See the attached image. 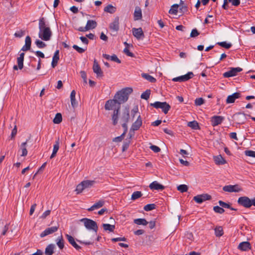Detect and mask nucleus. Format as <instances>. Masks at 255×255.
<instances>
[{
	"mask_svg": "<svg viewBox=\"0 0 255 255\" xmlns=\"http://www.w3.org/2000/svg\"><path fill=\"white\" fill-rule=\"evenodd\" d=\"M93 69L94 72L96 74L97 77H102L103 76V71L96 60H95L94 61Z\"/></svg>",
	"mask_w": 255,
	"mask_h": 255,
	"instance_id": "18",
	"label": "nucleus"
},
{
	"mask_svg": "<svg viewBox=\"0 0 255 255\" xmlns=\"http://www.w3.org/2000/svg\"><path fill=\"white\" fill-rule=\"evenodd\" d=\"M80 221L83 223L84 226L87 229L89 230H93L96 234H97L98 227L95 221L88 218H83Z\"/></svg>",
	"mask_w": 255,
	"mask_h": 255,
	"instance_id": "3",
	"label": "nucleus"
},
{
	"mask_svg": "<svg viewBox=\"0 0 255 255\" xmlns=\"http://www.w3.org/2000/svg\"><path fill=\"white\" fill-rule=\"evenodd\" d=\"M217 44L226 49H229L232 46V44L227 43L226 41L218 42Z\"/></svg>",
	"mask_w": 255,
	"mask_h": 255,
	"instance_id": "51",
	"label": "nucleus"
},
{
	"mask_svg": "<svg viewBox=\"0 0 255 255\" xmlns=\"http://www.w3.org/2000/svg\"><path fill=\"white\" fill-rule=\"evenodd\" d=\"M134 20H138L142 18L141 9L139 6H136L133 13Z\"/></svg>",
	"mask_w": 255,
	"mask_h": 255,
	"instance_id": "26",
	"label": "nucleus"
},
{
	"mask_svg": "<svg viewBox=\"0 0 255 255\" xmlns=\"http://www.w3.org/2000/svg\"><path fill=\"white\" fill-rule=\"evenodd\" d=\"M57 245L60 249H63L64 247V240L62 236L57 239Z\"/></svg>",
	"mask_w": 255,
	"mask_h": 255,
	"instance_id": "47",
	"label": "nucleus"
},
{
	"mask_svg": "<svg viewBox=\"0 0 255 255\" xmlns=\"http://www.w3.org/2000/svg\"><path fill=\"white\" fill-rule=\"evenodd\" d=\"M59 228V226H53L46 229L43 232L40 234V237L43 238L46 236L56 232Z\"/></svg>",
	"mask_w": 255,
	"mask_h": 255,
	"instance_id": "14",
	"label": "nucleus"
},
{
	"mask_svg": "<svg viewBox=\"0 0 255 255\" xmlns=\"http://www.w3.org/2000/svg\"><path fill=\"white\" fill-rule=\"evenodd\" d=\"M214 159L215 162L218 165H223L226 163L225 159L221 155L215 156Z\"/></svg>",
	"mask_w": 255,
	"mask_h": 255,
	"instance_id": "31",
	"label": "nucleus"
},
{
	"mask_svg": "<svg viewBox=\"0 0 255 255\" xmlns=\"http://www.w3.org/2000/svg\"><path fill=\"white\" fill-rule=\"evenodd\" d=\"M120 108H121V106L118 105L117 109H115V110L114 111L112 119V121H113V124L114 126H116L118 123L119 115Z\"/></svg>",
	"mask_w": 255,
	"mask_h": 255,
	"instance_id": "21",
	"label": "nucleus"
},
{
	"mask_svg": "<svg viewBox=\"0 0 255 255\" xmlns=\"http://www.w3.org/2000/svg\"><path fill=\"white\" fill-rule=\"evenodd\" d=\"M187 126L193 129H200V127L199 126L198 123L196 121L188 122L187 124Z\"/></svg>",
	"mask_w": 255,
	"mask_h": 255,
	"instance_id": "36",
	"label": "nucleus"
},
{
	"mask_svg": "<svg viewBox=\"0 0 255 255\" xmlns=\"http://www.w3.org/2000/svg\"><path fill=\"white\" fill-rule=\"evenodd\" d=\"M142 124V119L140 114L137 116L136 121L132 124L131 127V130L134 131L139 129Z\"/></svg>",
	"mask_w": 255,
	"mask_h": 255,
	"instance_id": "13",
	"label": "nucleus"
},
{
	"mask_svg": "<svg viewBox=\"0 0 255 255\" xmlns=\"http://www.w3.org/2000/svg\"><path fill=\"white\" fill-rule=\"evenodd\" d=\"M103 227L104 230L109 231L110 232H113L115 228V225H110L109 224H104L103 225Z\"/></svg>",
	"mask_w": 255,
	"mask_h": 255,
	"instance_id": "43",
	"label": "nucleus"
},
{
	"mask_svg": "<svg viewBox=\"0 0 255 255\" xmlns=\"http://www.w3.org/2000/svg\"><path fill=\"white\" fill-rule=\"evenodd\" d=\"M124 52L128 56H129V57H134V54L129 51V49H128V48L126 47L124 50Z\"/></svg>",
	"mask_w": 255,
	"mask_h": 255,
	"instance_id": "58",
	"label": "nucleus"
},
{
	"mask_svg": "<svg viewBox=\"0 0 255 255\" xmlns=\"http://www.w3.org/2000/svg\"><path fill=\"white\" fill-rule=\"evenodd\" d=\"M75 95L76 92L75 90H73L70 94V100L71 105L73 108H75L77 105V103L76 101Z\"/></svg>",
	"mask_w": 255,
	"mask_h": 255,
	"instance_id": "34",
	"label": "nucleus"
},
{
	"mask_svg": "<svg viewBox=\"0 0 255 255\" xmlns=\"http://www.w3.org/2000/svg\"><path fill=\"white\" fill-rule=\"evenodd\" d=\"M131 88H126L118 92L114 96V99L118 103V105L125 103L128 100L129 95L132 92Z\"/></svg>",
	"mask_w": 255,
	"mask_h": 255,
	"instance_id": "2",
	"label": "nucleus"
},
{
	"mask_svg": "<svg viewBox=\"0 0 255 255\" xmlns=\"http://www.w3.org/2000/svg\"><path fill=\"white\" fill-rule=\"evenodd\" d=\"M66 237L67 239L68 240L69 243L77 250H80L81 249V247L79 246L75 242L74 238L69 235L68 234L66 235Z\"/></svg>",
	"mask_w": 255,
	"mask_h": 255,
	"instance_id": "23",
	"label": "nucleus"
},
{
	"mask_svg": "<svg viewBox=\"0 0 255 255\" xmlns=\"http://www.w3.org/2000/svg\"><path fill=\"white\" fill-rule=\"evenodd\" d=\"M24 34V31L22 30H19L16 31L14 33V36L16 37H22Z\"/></svg>",
	"mask_w": 255,
	"mask_h": 255,
	"instance_id": "64",
	"label": "nucleus"
},
{
	"mask_svg": "<svg viewBox=\"0 0 255 255\" xmlns=\"http://www.w3.org/2000/svg\"><path fill=\"white\" fill-rule=\"evenodd\" d=\"M179 5L177 4H174L172 5L171 8L169 10V13L172 14H176L178 12Z\"/></svg>",
	"mask_w": 255,
	"mask_h": 255,
	"instance_id": "44",
	"label": "nucleus"
},
{
	"mask_svg": "<svg viewBox=\"0 0 255 255\" xmlns=\"http://www.w3.org/2000/svg\"><path fill=\"white\" fill-rule=\"evenodd\" d=\"M59 148V138L55 141V143L53 146V149L52 154L50 156V158H53L56 156V154Z\"/></svg>",
	"mask_w": 255,
	"mask_h": 255,
	"instance_id": "29",
	"label": "nucleus"
},
{
	"mask_svg": "<svg viewBox=\"0 0 255 255\" xmlns=\"http://www.w3.org/2000/svg\"><path fill=\"white\" fill-rule=\"evenodd\" d=\"M31 40L29 36H27L25 40V45L22 47L21 50L26 51L30 49Z\"/></svg>",
	"mask_w": 255,
	"mask_h": 255,
	"instance_id": "24",
	"label": "nucleus"
},
{
	"mask_svg": "<svg viewBox=\"0 0 255 255\" xmlns=\"http://www.w3.org/2000/svg\"><path fill=\"white\" fill-rule=\"evenodd\" d=\"M118 107V103L114 99L108 100L105 104V108L106 110H115L117 109Z\"/></svg>",
	"mask_w": 255,
	"mask_h": 255,
	"instance_id": "11",
	"label": "nucleus"
},
{
	"mask_svg": "<svg viewBox=\"0 0 255 255\" xmlns=\"http://www.w3.org/2000/svg\"><path fill=\"white\" fill-rule=\"evenodd\" d=\"M150 106L153 107L156 109H161L162 112L166 114L171 108L170 106L166 102H155L154 103H151Z\"/></svg>",
	"mask_w": 255,
	"mask_h": 255,
	"instance_id": "5",
	"label": "nucleus"
},
{
	"mask_svg": "<svg viewBox=\"0 0 255 255\" xmlns=\"http://www.w3.org/2000/svg\"><path fill=\"white\" fill-rule=\"evenodd\" d=\"M149 187L152 190H163L165 187L162 184H159L157 181H154L151 183Z\"/></svg>",
	"mask_w": 255,
	"mask_h": 255,
	"instance_id": "19",
	"label": "nucleus"
},
{
	"mask_svg": "<svg viewBox=\"0 0 255 255\" xmlns=\"http://www.w3.org/2000/svg\"><path fill=\"white\" fill-rule=\"evenodd\" d=\"M133 222L138 225H144L145 226L148 224V222L145 219L138 218L134 220Z\"/></svg>",
	"mask_w": 255,
	"mask_h": 255,
	"instance_id": "39",
	"label": "nucleus"
},
{
	"mask_svg": "<svg viewBox=\"0 0 255 255\" xmlns=\"http://www.w3.org/2000/svg\"><path fill=\"white\" fill-rule=\"evenodd\" d=\"M55 246L54 244H50L47 246L45 250L46 255H52L54 253V249Z\"/></svg>",
	"mask_w": 255,
	"mask_h": 255,
	"instance_id": "30",
	"label": "nucleus"
},
{
	"mask_svg": "<svg viewBox=\"0 0 255 255\" xmlns=\"http://www.w3.org/2000/svg\"><path fill=\"white\" fill-rule=\"evenodd\" d=\"M224 118L222 116H214L212 118L211 123L213 127L217 126L221 124L223 121Z\"/></svg>",
	"mask_w": 255,
	"mask_h": 255,
	"instance_id": "22",
	"label": "nucleus"
},
{
	"mask_svg": "<svg viewBox=\"0 0 255 255\" xmlns=\"http://www.w3.org/2000/svg\"><path fill=\"white\" fill-rule=\"evenodd\" d=\"M223 190L228 192H239L242 191V189L238 184L225 186L223 187Z\"/></svg>",
	"mask_w": 255,
	"mask_h": 255,
	"instance_id": "9",
	"label": "nucleus"
},
{
	"mask_svg": "<svg viewBox=\"0 0 255 255\" xmlns=\"http://www.w3.org/2000/svg\"><path fill=\"white\" fill-rule=\"evenodd\" d=\"M139 114L138 113V109L137 106H135L131 111V115L132 116V118H133L135 116H138Z\"/></svg>",
	"mask_w": 255,
	"mask_h": 255,
	"instance_id": "52",
	"label": "nucleus"
},
{
	"mask_svg": "<svg viewBox=\"0 0 255 255\" xmlns=\"http://www.w3.org/2000/svg\"><path fill=\"white\" fill-rule=\"evenodd\" d=\"M219 204L220 206H221L223 208H228V209H231V210H234V211L237 210L236 209L232 207L231 206L230 204L225 203L221 200L219 201Z\"/></svg>",
	"mask_w": 255,
	"mask_h": 255,
	"instance_id": "41",
	"label": "nucleus"
},
{
	"mask_svg": "<svg viewBox=\"0 0 255 255\" xmlns=\"http://www.w3.org/2000/svg\"><path fill=\"white\" fill-rule=\"evenodd\" d=\"M130 142V141L129 140H128V141H125L124 142L123 146H122V151L123 152L125 151L126 150H127L128 149V148L129 147Z\"/></svg>",
	"mask_w": 255,
	"mask_h": 255,
	"instance_id": "55",
	"label": "nucleus"
},
{
	"mask_svg": "<svg viewBox=\"0 0 255 255\" xmlns=\"http://www.w3.org/2000/svg\"><path fill=\"white\" fill-rule=\"evenodd\" d=\"M177 190L181 193L187 192L188 189V186L185 184H181L177 186Z\"/></svg>",
	"mask_w": 255,
	"mask_h": 255,
	"instance_id": "46",
	"label": "nucleus"
},
{
	"mask_svg": "<svg viewBox=\"0 0 255 255\" xmlns=\"http://www.w3.org/2000/svg\"><path fill=\"white\" fill-rule=\"evenodd\" d=\"M84 189H85L84 188L82 183L81 182L77 186L75 191L77 192V194H79L81 193Z\"/></svg>",
	"mask_w": 255,
	"mask_h": 255,
	"instance_id": "53",
	"label": "nucleus"
},
{
	"mask_svg": "<svg viewBox=\"0 0 255 255\" xmlns=\"http://www.w3.org/2000/svg\"><path fill=\"white\" fill-rule=\"evenodd\" d=\"M62 121V115L60 113H57L54 118L53 122L54 124H59Z\"/></svg>",
	"mask_w": 255,
	"mask_h": 255,
	"instance_id": "42",
	"label": "nucleus"
},
{
	"mask_svg": "<svg viewBox=\"0 0 255 255\" xmlns=\"http://www.w3.org/2000/svg\"><path fill=\"white\" fill-rule=\"evenodd\" d=\"M211 199V196L207 194L198 195L194 197L193 200L197 203L200 204L203 202L209 200Z\"/></svg>",
	"mask_w": 255,
	"mask_h": 255,
	"instance_id": "10",
	"label": "nucleus"
},
{
	"mask_svg": "<svg viewBox=\"0 0 255 255\" xmlns=\"http://www.w3.org/2000/svg\"><path fill=\"white\" fill-rule=\"evenodd\" d=\"M59 50H57L53 56L52 61L51 63V66L52 68H55L58 64V60H59Z\"/></svg>",
	"mask_w": 255,
	"mask_h": 255,
	"instance_id": "25",
	"label": "nucleus"
},
{
	"mask_svg": "<svg viewBox=\"0 0 255 255\" xmlns=\"http://www.w3.org/2000/svg\"><path fill=\"white\" fill-rule=\"evenodd\" d=\"M150 148L153 151H154V152L155 153H158L160 151V148L157 146H156V145H151L150 146Z\"/></svg>",
	"mask_w": 255,
	"mask_h": 255,
	"instance_id": "61",
	"label": "nucleus"
},
{
	"mask_svg": "<svg viewBox=\"0 0 255 255\" xmlns=\"http://www.w3.org/2000/svg\"><path fill=\"white\" fill-rule=\"evenodd\" d=\"M142 195V193L140 191H135L134 192L131 197V199L132 200H135L141 197Z\"/></svg>",
	"mask_w": 255,
	"mask_h": 255,
	"instance_id": "45",
	"label": "nucleus"
},
{
	"mask_svg": "<svg viewBox=\"0 0 255 255\" xmlns=\"http://www.w3.org/2000/svg\"><path fill=\"white\" fill-rule=\"evenodd\" d=\"M35 44L39 48H43L46 46V44L41 40L37 39L35 42Z\"/></svg>",
	"mask_w": 255,
	"mask_h": 255,
	"instance_id": "49",
	"label": "nucleus"
},
{
	"mask_svg": "<svg viewBox=\"0 0 255 255\" xmlns=\"http://www.w3.org/2000/svg\"><path fill=\"white\" fill-rule=\"evenodd\" d=\"M46 162H45L38 169V171H37V172L33 176V178H35V177L36 176V175L38 173H40V172H42L43 171V170H44V169L45 168V166H46Z\"/></svg>",
	"mask_w": 255,
	"mask_h": 255,
	"instance_id": "62",
	"label": "nucleus"
},
{
	"mask_svg": "<svg viewBox=\"0 0 255 255\" xmlns=\"http://www.w3.org/2000/svg\"><path fill=\"white\" fill-rule=\"evenodd\" d=\"M23 61L24 59H21V58H17V62L18 66L14 65L13 66V69L15 70H17L18 68L19 69H22L23 67Z\"/></svg>",
	"mask_w": 255,
	"mask_h": 255,
	"instance_id": "35",
	"label": "nucleus"
},
{
	"mask_svg": "<svg viewBox=\"0 0 255 255\" xmlns=\"http://www.w3.org/2000/svg\"><path fill=\"white\" fill-rule=\"evenodd\" d=\"M39 37L44 41H49L50 40L52 32L50 27L46 23L45 18L40 17L39 19Z\"/></svg>",
	"mask_w": 255,
	"mask_h": 255,
	"instance_id": "1",
	"label": "nucleus"
},
{
	"mask_svg": "<svg viewBox=\"0 0 255 255\" xmlns=\"http://www.w3.org/2000/svg\"><path fill=\"white\" fill-rule=\"evenodd\" d=\"M214 211L217 213L222 214L225 212V210L218 206H214L213 208Z\"/></svg>",
	"mask_w": 255,
	"mask_h": 255,
	"instance_id": "54",
	"label": "nucleus"
},
{
	"mask_svg": "<svg viewBox=\"0 0 255 255\" xmlns=\"http://www.w3.org/2000/svg\"><path fill=\"white\" fill-rule=\"evenodd\" d=\"M204 103V100L202 98H197L195 100V104L196 106H201Z\"/></svg>",
	"mask_w": 255,
	"mask_h": 255,
	"instance_id": "56",
	"label": "nucleus"
},
{
	"mask_svg": "<svg viewBox=\"0 0 255 255\" xmlns=\"http://www.w3.org/2000/svg\"><path fill=\"white\" fill-rule=\"evenodd\" d=\"M251 245L248 242H242L238 246V249L243 251H247L251 249Z\"/></svg>",
	"mask_w": 255,
	"mask_h": 255,
	"instance_id": "27",
	"label": "nucleus"
},
{
	"mask_svg": "<svg viewBox=\"0 0 255 255\" xmlns=\"http://www.w3.org/2000/svg\"><path fill=\"white\" fill-rule=\"evenodd\" d=\"M73 48L75 50H76L78 52H79V53H84L86 49H84L83 48H81V47H79L78 46H77V45H74L73 46Z\"/></svg>",
	"mask_w": 255,
	"mask_h": 255,
	"instance_id": "57",
	"label": "nucleus"
},
{
	"mask_svg": "<svg viewBox=\"0 0 255 255\" xmlns=\"http://www.w3.org/2000/svg\"><path fill=\"white\" fill-rule=\"evenodd\" d=\"M110 28L114 31L117 32L119 29V17L117 16L115 18L114 21L110 23Z\"/></svg>",
	"mask_w": 255,
	"mask_h": 255,
	"instance_id": "20",
	"label": "nucleus"
},
{
	"mask_svg": "<svg viewBox=\"0 0 255 255\" xmlns=\"http://www.w3.org/2000/svg\"><path fill=\"white\" fill-rule=\"evenodd\" d=\"M150 95V90H146L145 92H144L141 95V98L143 99H145L146 100H148L149 98V96Z\"/></svg>",
	"mask_w": 255,
	"mask_h": 255,
	"instance_id": "48",
	"label": "nucleus"
},
{
	"mask_svg": "<svg viewBox=\"0 0 255 255\" xmlns=\"http://www.w3.org/2000/svg\"><path fill=\"white\" fill-rule=\"evenodd\" d=\"M243 70L240 67L231 68L230 70L223 74L225 78H229L236 76L238 72H240Z\"/></svg>",
	"mask_w": 255,
	"mask_h": 255,
	"instance_id": "7",
	"label": "nucleus"
},
{
	"mask_svg": "<svg viewBox=\"0 0 255 255\" xmlns=\"http://www.w3.org/2000/svg\"><path fill=\"white\" fill-rule=\"evenodd\" d=\"M117 10V8L111 4H108L104 8V11L113 14Z\"/></svg>",
	"mask_w": 255,
	"mask_h": 255,
	"instance_id": "33",
	"label": "nucleus"
},
{
	"mask_svg": "<svg viewBox=\"0 0 255 255\" xmlns=\"http://www.w3.org/2000/svg\"><path fill=\"white\" fill-rule=\"evenodd\" d=\"M97 25L96 21L93 20H89L87 22V24L85 27H80L77 30L79 31L84 32L91 29L95 28Z\"/></svg>",
	"mask_w": 255,
	"mask_h": 255,
	"instance_id": "6",
	"label": "nucleus"
},
{
	"mask_svg": "<svg viewBox=\"0 0 255 255\" xmlns=\"http://www.w3.org/2000/svg\"><path fill=\"white\" fill-rule=\"evenodd\" d=\"M84 186L85 189L90 188L95 183L93 180H85L81 182Z\"/></svg>",
	"mask_w": 255,
	"mask_h": 255,
	"instance_id": "38",
	"label": "nucleus"
},
{
	"mask_svg": "<svg viewBox=\"0 0 255 255\" xmlns=\"http://www.w3.org/2000/svg\"><path fill=\"white\" fill-rule=\"evenodd\" d=\"M27 143V140L24 142H22L20 146V149L22 151L21 156H25L27 154V150L26 149V144Z\"/></svg>",
	"mask_w": 255,
	"mask_h": 255,
	"instance_id": "32",
	"label": "nucleus"
},
{
	"mask_svg": "<svg viewBox=\"0 0 255 255\" xmlns=\"http://www.w3.org/2000/svg\"><path fill=\"white\" fill-rule=\"evenodd\" d=\"M241 96V94L240 92H236L231 95L228 96L226 99V102L227 104L234 103L235 100L240 98Z\"/></svg>",
	"mask_w": 255,
	"mask_h": 255,
	"instance_id": "17",
	"label": "nucleus"
},
{
	"mask_svg": "<svg viewBox=\"0 0 255 255\" xmlns=\"http://www.w3.org/2000/svg\"><path fill=\"white\" fill-rule=\"evenodd\" d=\"M156 205L154 204H149L144 206L143 209L146 211H151L155 208Z\"/></svg>",
	"mask_w": 255,
	"mask_h": 255,
	"instance_id": "50",
	"label": "nucleus"
},
{
	"mask_svg": "<svg viewBox=\"0 0 255 255\" xmlns=\"http://www.w3.org/2000/svg\"><path fill=\"white\" fill-rule=\"evenodd\" d=\"M132 31L133 36L137 39H143L144 37L143 32L141 27L138 28H133Z\"/></svg>",
	"mask_w": 255,
	"mask_h": 255,
	"instance_id": "16",
	"label": "nucleus"
},
{
	"mask_svg": "<svg viewBox=\"0 0 255 255\" xmlns=\"http://www.w3.org/2000/svg\"><path fill=\"white\" fill-rule=\"evenodd\" d=\"M194 76V74L192 72H188L186 74L179 77L174 78L172 79L174 82H184L189 80Z\"/></svg>",
	"mask_w": 255,
	"mask_h": 255,
	"instance_id": "8",
	"label": "nucleus"
},
{
	"mask_svg": "<svg viewBox=\"0 0 255 255\" xmlns=\"http://www.w3.org/2000/svg\"><path fill=\"white\" fill-rule=\"evenodd\" d=\"M129 119V109L128 107H126L123 110L122 115L121 116V122L128 123Z\"/></svg>",
	"mask_w": 255,
	"mask_h": 255,
	"instance_id": "12",
	"label": "nucleus"
},
{
	"mask_svg": "<svg viewBox=\"0 0 255 255\" xmlns=\"http://www.w3.org/2000/svg\"><path fill=\"white\" fill-rule=\"evenodd\" d=\"M234 119L236 124L241 125L245 123L246 121V115L242 113H238L234 116Z\"/></svg>",
	"mask_w": 255,
	"mask_h": 255,
	"instance_id": "15",
	"label": "nucleus"
},
{
	"mask_svg": "<svg viewBox=\"0 0 255 255\" xmlns=\"http://www.w3.org/2000/svg\"><path fill=\"white\" fill-rule=\"evenodd\" d=\"M238 203L245 208H249L252 205L255 206V198L251 200L247 196L241 197L238 200Z\"/></svg>",
	"mask_w": 255,
	"mask_h": 255,
	"instance_id": "4",
	"label": "nucleus"
},
{
	"mask_svg": "<svg viewBox=\"0 0 255 255\" xmlns=\"http://www.w3.org/2000/svg\"><path fill=\"white\" fill-rule=\"evenodd\" d=\"M105 204V201L104 200H99L98 202L95 203L93 206H92L90 208L88 209L89 211H92L95 209H99L104 206Z\"/></svg>",
	"mask_w": 255,
	"mask_h": 255,
	"instance_id": "28",
	"label": "nucleus"
},
{
	"mask_svg": "<svg viewBox=\"0 0 255 255\" xmlns=\"http://www.w3.org/2000/svg\"><path fill=\"white\" fill-rule=\"evenodd\" d=\"M142 77L147 80L150 82L154 83L156 82V80L153 77L150 76L148 74L143 73L142 74Z\"/></svg>",
	"mask_w": 255,
	"mask_h": 255,
	"instance_id": "40",
	"label": "nucleus"
},
{
	"mask_svg": "<svg viewBox=\"0 0 255 255\" xmlns=\"http://www.w3.org/2000/svg\"><path fill=\"white\" fill-rule=\"evenodd\" d=\"M215 234L216 237H220L224 234V231L221 226L217 227L215 228Z\"/></svg>",
	"mask_w": 255,
	"mask_h": 255,
	"instance_id": "37",
	"label": "nucleus"
},
{
	"mask_svg": "<svg viewBox=\"0 0 255 255\" xmlns=\"http://www.w3.org/2000/svg\"><path fill=\"white\" fill-rule=\"evenodd\" d=\"M245 155L248 156L255 157V151L253 150L245 151Z\"/></svg>",
	"mask_w": 255,
	"mask_h": 255,
	"instance_id": "60",
	"label": "nucleus"
},
{
	"mask_svg": "<svg viewBox=\"0 0 255 255\" xmlns=\"http://www.w3.org/2000/svg\"><path fill=\"white\" fill-rule=\"evenodd\" d=\"M111 60L116 62L119 64L121 63V61L118 58V57L115 54H114L111 56Z\"/></svg>",
	"mask_w": 255,
	"mask_h": 255,
	"instance_id": "63",
	"label": "nucleus"
},
{
	"mask_svg": "<svg viewBox=\"0 0 255 255\" xmlns=\"http://www.w3.org/2000/svg\"><path fill=\"white\" fill-rule=\"evenodd\" d=\"M199 32L198 31V30L195 28L193 29L190 33V37H195L199 35Z\"/></svg>",
	"mask_w": 255,
	"mask_h": 255,
	"instance_id": "59",
	"label": "nucleus"
}]
</instances>
